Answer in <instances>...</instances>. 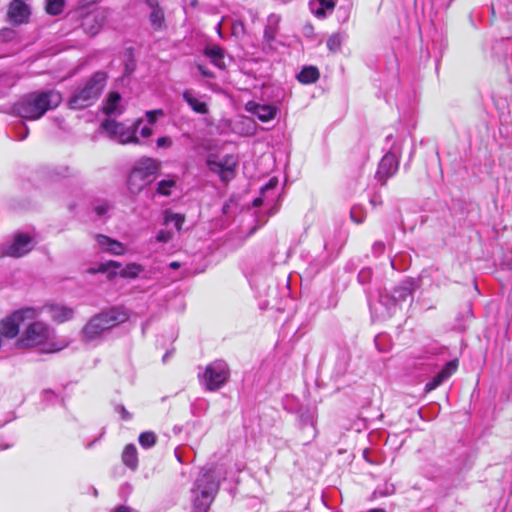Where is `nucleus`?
<instances>
[{
	"instance_id": "7c9ffc66",
	"label": "nucleus",
	"mask_w": 512,
	"mask_h": 512,
	"mask_svg": "<svg viewBox=\"0 0 512 512\" xmlns=\"http://www.w3.org/2000/svg\"><path fill=\"white\" fill-rule=\"evenodd\" d=\"M319 7L314 11L317 17H325L326 10L332 11L335 7L334 0H316Z\"/></svg>"
},
{
	"instance_id": "20e7f679",
	"label": "nucleus",
	"mask_w": 512,
	"mask_h": 512,
	"mask_svg": "<svg viewBox=\"0 0 512 512\" xmlns=\"http://www.w3.org/2000/svg\"><path fill=\"white\" fill-rule=\"evenodd\" d=\"M219 480L211 468L201 469L192 488V512H208L219 490Z\"/></svg>"
},
{
	"instance_id": "f3484780",
	"label": "nucleus",
	"mask_w": 512,
	"mask_h": 512,
	"mask_svg": "<svg viewBox=\"0 0 512 512\" xmlns=\"http://www.w3.org/2000/svg\"><path fill=\"white\" fill-rule=\"evenodd\" d=\"M414 291V283L412 281H403L398 287H396L393 291L391 299L392 307L390 308L389 313L393 314L396 310L397 303L406 301L408 297H412Z\"/></svg>"
},
{
	"instance_id": "052dcab7",
	"label": "nucleus",
	"mask_w": 512,
	"mask_h": 512,
	"mask_svg": "<svg viewBox=\"0 0 512 512\" xmlns=\"http://www.w3.org/2000/svg\"><path fill=\"white\" fill-rule=\"evenodd\" d=\"M129 69H130V71H133V68H131V66H129V65L127 64V65H126V70H127V71H129Z\"/></svg>"
},
{
	"instance_id": "423d86ee",
	"label": "nucleus",
	"mask_w": 512,
	"mask_h": 512,
	"mask_svg": "<svg viewBox=\"0 0 512 512\" xmlns=\"http://www.w3.org/2000/svg\"><path fill=\"white\" fill-rule=\"evenodd\" d=\"M230 376L229 367L223 360H215L206 366L201 382L206 390H219L228 381Z\"/></svg>"
},
{
	"instance_id": "ddd939ff",
	"label": "nucleus",
	"mask_w": 512,
	"mask_h": 512,
	"mask_svg": "<svg viewBox=\"0 0 512 512\" xmlns=\"http://www.w3.org/2000/svg\"><path fill=\"white\" fill-rule=\"evenodd\" d=\"M281 17L277 14H270L267 17L266 25L263 34V49L264 51H274L276 49V37L279 32Z\"/></svg>"
},
{
	"instance_id": "a19ab883",
	"label": "nucleus",
	"mask_w": 512,
	"mask_h": 512,
	"mask_svg": "<svg viewBox=\"0 0 512 512\" xmlns=\"http://www.w3.org/2000/svg\"><path fill=\"white\" fill-rule=\"evenodd\" d=\"M164 112L161 109L151 110L146 112L147 121L149 124H154L159 116H163Z\"/></svg>"
},
{
	"instance_id": "e433bc0d",
	"label": "nucleus",
	"mask_w": 512,
	"mask_h": 512,
	"mask_svg": "<svg viewBox=\"0 0 512 512\" xmlns=\"http://www.w3.org/2000/svg\"><path fill=\"white\" fill-rule=\"evenodd\" d=\"M111 208V205L107 201L97 202L94 206L95 213L102 217L104 216Z\"/></svg>"
},
{
	"instance_id": "0e129e2a",
	"label": "nucleus",
	"mask_w": 512,
	"mask_h": 512,
	"mask_svg": "<svg viewBox=\"0 0 512 512\" xmlns=\"http://www.w3.org/2000/svg\"><path fill=\"white\" fill-rule=\"evenodd\" d=\"M452 1H453V0H450V1H449V3H448V5H450V3H451Z\"/></svg>"
},
{
	"instance_id": "7ed1b4c3",
	"label": "nucleus",
	"mask_w": 512,
	"mask_h": 512,
	"mask_svg": "<svg viewBox=\"0 0 512 512\" xmlns=\"http://www.w3.org/2000/svg\"><path fill=\"white\" fill-rule=\"evenodd\" d=\"M108 75L106 72L97 71L91 77L78 84L72 91L67 102L68 107L73 110H82L92 106L101 96Z\"/></svg>"
},
{
	"instance_id": "b1692460",
	"label": "nucleus",
	"mask_w": 512,
	"mask_h": 512,
	"mask_svg": "<svg viewBox=\"0 0 512 512\" xmlns=\"http://www.w3.org/2000/svg\"><path fill=\"white\" fill-rule=\"evenodd\" d=\"M123 463L131 470H136L138 467V454L134 444H128L125 446L122 453Z\"/></svg>"
},
{
	"instance_id": "37998d69",
	"label": "nucleus",
	"mask_w": 512,
	"mask_h": 512,
	"mask_svg": "<svg viewBox=\"0 0 512 512\" xmlns=\"http://www.w3.org/2000/svg\"><path fill=\"white\" fill-rule=\"evenodd\" d=\"M172 145V140L170 137L163 136L157 139V146L159 148H169Z\"/></svg>"
},
{
	"instance_id": "c03bdc74",
	"label": "nucleus",
	"mask_w": 512,
	"mask_h": 512,
	"mask_svg": "<svg viewBox=\"0 0 512 512\" xmlns=\"http://www.w3.org/2000/svg\"><path fill=\"white\" fill-rule=\"evenodd\" d=\"M385 250V244L382 241H376L372 246V251L374 255L379 256Z\"/></svg>"
},
{
	"instance_id": "58836bf2",
	"label": "nucleus",
	"mask_w": 512,
	"mask_h": 512,
	"mask_svg": "<svg viewBox=\"0 0 512 512\" xmlns=\"http://www.w3.org/2000/svg\"><path fill=\"white\" fill-rule=\"evenodd\" d=\"M358 281L361 284H367L372 278V271L369 268L362 269L358 274Z\"/></svg>"
},
{
	"instance_id": "680f3d73",
	"label": "nucleus",
	"mask_w": 512,
	"mask_h": 512,
	"mask_svg": "<svg viewBox=\"0 0 512 512\" xmlns=\"http://www.w3.org/2000/svg\"><path fill=\"white\" fill-rule=\"evenodd\" d=\"M129 69H130V71H133V68H131V66H129V65L127 64V65H126V70H127V71H129Z\"/></svg>"
},
{
	"instance_id": "f704fd0d",
	"label": "nucleus",
	"mask_w": 512,
	"mask_h": 512,
	"mask_svg": "<svg viewBox=\"0 0 512 512\" xmlns=\"http://www.w3.org/2000/svg\"><path fill=\"white\" fill-rule=\"evenodd\" d=\"M166 223H173L174 226L180 230L182 224L184 223V217L180 214H170L165 218Z\"/></svg>"
},
{
	"instance_id": "4468645a",
	"label": "nucleus",
	"mask_w": 512,
	"mask_h": 512,
	"mask_svg": "<svg viewBox=\"0 0 512 512\" xmlns=\"http://www.w3.org/2000/svg\"><path fill=\"white\" fill-rule=\"evenodd\" d=\"M398 166L399 161L394 153L388 152L382 157L376 173V177L382 185H385L387 179L397 172Z\"/></svg>"
},
{
	"instance_id": "f03ea898",
	"label": "nucleus",
	"mask_w": 512,
	"mask_h": 512,
	"mask_svg": "<svg viewBox=\"0 0 512 512\" xmlns=\"http://www.w3.org/2000/svg\"><path fill=\"white\" fill-rule=\"evenodd\" d=\"M61 94L57 91L31 93L18 101L14 110L17 115L27 120L41 118L47 110L56 108L61 102Z\"/></svg>"
},
{
	"instance_id": "6e6d98bb",
	"label": "nucleus",
	"mask_w": 512,
	"mask_h": 512,
	"mask_svg": "<svg viewBox=\"0 0 512 512\" xmlns=\"http://www.w3.org/2000/svg\"><path fill=\"white\" fill-rule=\"evenodd\" d=\"M170 267H171V268H174V269H175V268H178V267H179V263H177V262H172V263L170 264Z\"/></svg>"
},
{
	"instance_id": "49530a36",
	"label": "nucleus",
	"mask_w": 512,
	"mask_h": 512,
	"mask_svg": "<svg viewBox=\"0 0 512 512\" xmlns=\"http://www.w3.org/2000/svg\"><path fill=\"white\" fill-rule=\"evenodd\" d=\"M197 69L200 72V74L205 78H214L213 72L208 70L204 65L198 64Z\"/></svg>"
},
{
	"instance_id": "13d9d810",
	"label": "nucleus",
	"mask_w": 512,
	"mask_h": 512,
	"mask_svg": "<svg viewBox=\"0 0 512 512\" xmlns=\"http://www.w3.org/2000/svg\"><path fill=\"white\" fill-rule=\"evenodd\" d=\"M170 356V352H166L165 355L163 356V362H166L167 358H169Z\"/></svg>"
},
{
	"instance_id": "603ef678",
	"label": "nucleus",
	"mask_w": 512,
	"mask_h": 512,
	"mask_svg": "<svg viewBox=\"0 0 512 512\" xmlns=\"http://www.w3.org/2000/svg\"><path fill=\"white\" fill-rule=\"evenodd\" d=\"M266 197H267V195H266V196H263V195L261 194V196H260V197H258V198H256V199H254V201H253V206H255V207H259V206H261V205L264 203V200H265V198H266Z\"/></svg>"
},
{
	"instance_id": "f257e3e1",
	"label": "nucleus",
	"mask_w": 512,
	"mask_h": 512,
	"mask_svg": "<svg viewBox=\"0 0 512 512\" xmlns=\"http://www.w3.org/2000/svg\"><path fill=\"white\" fill-rule=\"evenodd\" d=\"M127 313L119 307H112L92 316L82 327L79 339L84 344L98 345L121 323L127 321Z\"/></svg>"
},
{
	"instance_id": "4c0bfd02",
	"label": "nucleus",
	"mask_w": 512,
	"mask_h": 512,
	"mask_svg": "<svg viewBox=\"0 0 512 512\" xmlns=\"http://www.w3.org/2000/svg\"><path fill=\"white\" fill-rule=\"evenodd\" d=\"M278 185V180L277 178H271L267 184H265L262 188H261V194L263 196H266L269 192H272L276 189Z\"/></svg>"
},
{
	"instance_id": "aec40b11",
	"label": "nucleus",
	"mask_w": 512,
	"mask_h": 512,
	"mask_svg": "<svg viewBox=\"0 0 512 512\" xmlns=\"http://www.w3.org/2000/svg\"><path fill=\"white\" fill-rule=\"evenodd\" d=\"M45 308L49 311L51 319L58 323L71 320L74 317V309L61 304H47Z\"/></svg>"
},
{
	"instance_id": "3c124183",
	"label": "nucleus",
	"mask_w": 512,
	"mask_h": 512,
	"mask_svg": "<svg viewBox=\"0 0 512 512\" xmlns=\"http://www.w3.org/2000/svg\"><path fill=\"white\" fill-rule=\"evenodd\" d=\"M113 512H133V509L130 508L129 506H125V505H120V506H117Z\"/></svg>"
},
{
	"instance_id": "9d476101",
	"label": "nucleus",
	"mask_w": 512,
	"mask_h": 512,
	"mask_svg": "<svg viewBox=\"0 0 512 512\" xmlns=\"http://www.w3.org/2000/svg\"><path fill=\"white\" fill-rule=\"evenodd\" d=\"M34 247L33 238L26 233L17 232L10 243L1 249V256L20 258L29 253Z\"/></svg>"
},
{
	"instance_id": "473e14b6",
	"label": "nucleus",
	"mask_w": 512,
	"mask_h": 512,
	"mask_svg": "<svg viewBox=\"0 0 512 512\" xmlns=\"http://www.w3.org/2000/svg\"><path fill=\"white\" fill-rule=\"evenodd\" d=\"M350 356L346 351H340L338 355V373L343 374L348 368Z\"/></svg>"
},
{
	"instance_id": "ea45409f",
	"label": "nucleus",
	"mask_w": 512,
	"mask_h": 512,
	"mask_svg": "<svg viewBox=\"0 0 512 512\" xmlns=\"http://www.w3.org/2000/svg\"><path fill=\"white\" fill-rule=\"evenodd\" d=\"M15 132L18 140H24L28 136V127L21 122L15 127Z\"/></svg>"
},
{
	"instance_id": "cd10ccee",
	"label": "nucleus",
	"mask_w": 512,
	"mask_h": 512,
	"mask_svg": "<svg viewBox=\"0 0 512 512\" xmlns=\"http://www.w3.org/2000/svg\"><path fill=\"white\" fill-rule=\"evenodd\" d=\"M143 270L144 268L140 264L130 263L122 269L120 275L123 278H136Z\"/></svg>"
},
{
	"instance_id": "f8f14e48",
	"label": "nucleus",
	"mask_w": 512,
	"mask_h": 512,
	"mask_svg": "<svg viewBox=\"0 0 512 512\" xmlns=\"http://www.w3.org/2000/svg\"><path fill=\"white\" fill-rule=\"evenodd\" d=\"M30 7L23 0H13L7 10V20L14 26L25 24L29 21Z\"/></svg>"
},
{
	"instance_id": "09e8293b",
	"label": "nucleus",
	"mask_w": 512,
	"mask_h": 512,
	"mask_svg": "<svg viewBox=\"0 0 512 512\" xmlns=\"http://www.w3.org/2000/svg\"><path fill=\"white\" fill-rule=\"evenodd\" d=\"M43 395H44L45 400H47V401H52L53 398L57 397V395L54 393V391H52L50 389L44 390Z\"/></svg>"
},
{
	"instance_id": "a18cd8bd",
	"label": "nucleus",
	"mask_w": 512,
	"mask_h": 512,
	"mask_svg": "<svg viewBox=\"0 0 512 512\" xmlns=\"http://www.w3.org/2000/svg\"><path fill=\"white\" fill-rule=\"evenodd\" d=\"M116 411L121 414V418L123 420H130L132 418V415L126 410V408L123 405H118L116 407Z\"/></svg>"
},
{
	"instance_id": "2eb2a0df",
	"label": "nucleus",
	"mask_w": 512,
	"mask_h": 512,
	"mask_svg": "<svg viewBox=\"0 0 512 512\" xmlns=\"http://www.w3.org/2000/svg\"><path fill=\"white\" fill-rule=\"evenodd\" d=\"M104 23V12L94 11L85 15V17L82 20V27L87 34L94 36L101 30Z\"/></svg>"
},
{
	"instance_id": "1a4fd4ad",
	"label": "nucleus",
	"mask_w": 512,
	"mask_h": 512,
	"mask_svg": "<svg viewBox=\"0 0 512 512\" xmlns=\"http://www.w3.org/2000/svg\"><path fill=\"white\" fill-rule=\"evenodd\" d=\"M142 120H137L133 126L125 127L123 124L117 123L114 120L107 119L102 123V128L113 136H117L121 144L139 143L136 136Z\"/></svg>"
},
{
	"instance_id": "5701e85b",
	"label": "nucleus",
	"mask_w": 512,
	"mask_h": 512,
	"mask_svg": "<svg viewBox=\"0 0 512 512\" xmlns=\"http://www.w3.org/2000/svg\"><path fill=\"white\" fill-rule=\"evenodd\" d=\"M183 99L186 101V103L189 105V107L196 113L205 115L208 113V106L207 104L202 101L200 98L196 97L195 93L188 89L185 90L182 94Z\"/></svg>"
},
{
	"instance_id": "6e6552de",
	"label": "nucleus",
	"mask_w": 512,
	"mask_h": 512,
	"mask_svg": "<svg viewBox=\"0 0 512 512\" xmlns=\"http://www.w3.org/2000/svg\"><path fill=\"white\" fill-rule=\"evenodd\" d=\"M41 310L33 307H26L13 312L0 322V332L7 338H15L19 333V327L26 319H35Z\"/></svg>"
},
{
	"instance_id": "bb28decb",
	"label": "nucleus",
	"mask_w": 512,
	"mask_h": 512,
	"mask_svg": "<svg viewBox=\"0 0 512 512\" xmlns=\"http://www.w3.org/2000/svg\"><path fill=\"white\" fill-rule=\"evenodd\" d=\"M65 6L64 0H46L45 10L49 15H59Z\"/></svg>"
},
{
	"instance_id": "a878e982",
	"label": "nucleus",
	"mask_w": 512,
	"mask_h": 512,
	"mask_svg": "<svg viewBox=\"0 0 512 512\" xmlns=\"http://www.w3.org/2000/svg\"><path fill=\"white\" fill-rule=\"evenodd\" d=\"M120 100H121V96L118 92H111L108 95L106 104L104 106L105 114H107L109 116L114 114L117 110V105L120 102Z\"/></svg>"
},
{
	"instance_id": "c756f323",
	"label": "nucleus",
	"mask_w": 512,
	"mask_h": 512,
	"mask_svg": "<svg viewBox=\"0 0 512 512\" xmlns=\"http://www.w3.org/2000/svg\"><path fill=\"white\" fill-rule=\"evenodd\" d=\"M121 264L116 262V261H108L106 263H101L98 265V267H90L89 269H87V273L89 274H96V273H105L107 272L110 268H120Z\"/></svg>"
},
{
	"instance_id": "c9c22d12",
	"label": "nucleus",
	"mask_w": 512,
	"mask_h": 512,
	"mask_svg": "<svg viewBox=\"0 0 512 512\" xmlns=\"http://www.w3.org/2000/svg\"><path fill=\"white\" fill-rule=\"evenodd\" d=\"M16 37V31L12 28H3L0 30V41H12Z\"/></svg>"
},
{
	"instance_id": "79ce46f5",
	"label": "nucleus",
	"mask_w": 512,
	"mask_h": 512,
	"mask_svg": "<svg viewBox=\"0 0 512 512\" xmlns=\"http://www.w3.org/2000/svg\"><path fill=\"white\" fill-rule=\"evenodd\" d=\"M172 239V232L167 230H160L156 235L157 242L167 243Z\"/></svg>"
},
{
	"instance_id": "6ab92c4d",
	"label": "nucleus",
	"mask_w": 512,
	"mask_h": 512,
	"mask_svg": "<svg viewBox=\"0 0 512 512\" xmlns=\"http://www.w3.org/2000/svg\"><path fill=\"white\" fill-rule=\"evenodd\" d=\"M98 246L105 252L113 255H123L125 253V246L123 243L112 239L103 234L95 236Z\"/></svg>"
},
{
	"instance_id": "a211bd4d",
	"label": "nucleus",
	"mask_w": 512,
	"mask_h": 512,
	"mask_svg": "<svg viewBox=\"0 0 512 512\" xmlns=\"http://www.w3.org/2000/svg\"><path fill=\"white\" fill-rule=\"evenodd\" d=\"M247 110L255 115L261 122H268L276 116L277 108L273 105L249 102Z\"/></svg>"
},
{
	"instance_id": "e2e57ef3",
	"label": "nucleus",
	"mask_w": 512,
	"mask_h": 512,
	"mask_svg": "<svg viewBox=\"0 0 512 512\" xmlns=\"http://www.w3.org/2000/svg\"><path fill=\"white\" fill-rule=\"evenodd\" d=\"M220 27H221V24L219 23L218 24V31L220 32Z\"/></svg>"
},
{
	"instance_id": "72a5a7b5",
	"label": "nucleus",
	"mask_w": 512,
	"mask_h": 512,
	"mask_svg": "<svg viewBox=\"0 0 512 512\" xmlns=\"http://www.w3.org/2000/svg\"><path fill=\"white\" fill-rule=\"evenodd\" d=\"M342 39L339 34L331 35L327 40V47L332 52H337L341 47Z\"/></svg>"
},
{
	"instance_id": "de8ad7c7",
	"label": "nucleus",
	"mask_w": 512,
	"mask_h": 512,
	"mask_svg": "<svg viewBox=\"0 0 512 512\" xmlns=\"http://www.w3.org/2000/svg\"><path fill=\"white\" fill-rule=\"evenodd\" d=\"M395 491V488H394V485L393 484H386V487H385V490L384 491H377L381 496H386V495H389V494H392L394 493Z\"/></svg>"
},
{
	"instance_id": "2f4dec72",
	"label": "nucleus",
	"mask_w": 512,
	"mask_h": 512,
	"mask_svg": "<svg viewBox=\"0 0 512 512\" xmlns=\"http://www.w3.org/2000/svg\"><path fill=\"white\" fill-rule=\"evenodd\" d=\"M156 435L153 432H143L139 436V443L144 448H150L156 443Z\"/></svg>"
},
{
	"instance_id": "412c9836",
	"label": "nucleus",
	"mask_w": 512,
	"mask_h": 512,
	"mask_svg": "<svg viewBox=\"0 0 512 512\" xmlns=\"http://www.w3.org/2000/svg\"><path fill=\"white\" fill-rule=\"evenodd\" d=\"M147 5L151 9L149 14V20L154 30H161L164 27L165 17L164 11L159 6L157 0H147Z\"/></svg>"
},
{
	"instance_id": "9b49d317",
	"label": "nucleus",
	"mask_w": 512,
	"mask_h": 512,
	"mask_svg": "<svg viewBox=\"0 0 512 512\" xmlns=\"http://www.w3.org/2000/svg\"><path fill=\"white\" fill-rule=\"evenodd\" d=\"M206 163L209 170L217 174L223 183H228L235 177L237 161L233 155H226L220 161L214 160L210 155Z\"/></svg>"
},
{
	"instance_id": "8fccbe9b",
	"label": "nucleus",
	"mask_w": 512,
	"mask_h": 512,
	"mask_svg": "<svg viewBox=\"0 0 512 512\" xmlns=\"http://www.w3.org/2000/svg\"><path fill=\"white\" fill-rule=\"evenodd\" d=\"M152 132H153L152 129L150 127H148V126H144L140 130V134L144 138H147V137L151 136Z\"/></svg>"
},
{
	"instance_id": "393cba45",
	"label": "nucleus",
	"mask_w": 512,
	"mask_h": 512,
	"mask_svg": "<svg viewBox=\"0 0 512 512\" xmlns=\"http://www.w3.org/2000/svg\"><path fill=\"white\" fill-rule=\"evenodd\" d=\"M319 70L315 66L304 67L297 75L299 82L303 84H311L319 79Z\"/></svg>"
},
{
	"instance_id": "c85d7f7f",
	"label": "nucleus",
	"mask_w": 512,
	"mask_h": 512,
	"mask_svg": "<svg viewBox=\"0 0 512 512\" xmlns=\"http://www.w3.org/2000/svg\"><path fill=\"white\" fill-rule=\"evenodd\" d=\"M176 186L175 179L161 180L157 184L156 192L162 196H170L171 189Z\"/></svg>"
},
{
	"instance_id": "4d7b16f0",
	"label": "nucleus",
	"mask_w": 512,
	"mask_h": 512,
	"mask_svg": "<svg viewBox=\"0 0 512 512\" xmlns=\"http://www.w3.org/2000/svg\"><path fill=\"white\" fill-rule=\"evenodd\" d=\"M278 211V207H273L270 209V214H275Z\"/></svg>"
},
{
	"instance_id": "5fc2aeb1",
	"label": "nucleus",
	"mask_w": 512,
	"mask_h": 512,
	"mask_svg": "<svg viewBox=\"0 0 512 512\" xmlns=\"http://www.w3.org/2000/svg\"><path fill=\"white\" fill-rule=\"evenodd\" d=\"M506 15L508 18L512 17V5L507 7Z\"/></svg>"
},
{
	"instance_id": "4be33fe9",
	"label": "nucleus",
	"mask_w": 512,
	"mask_h": 512,
	"mask_svg": "<svg viewBox=\"0 0 512 512\" xmlns=\"http://www.w3.org/2000/svg\"><path fill=\"white\" fill-rule=\"evenodd\" d=\"M204 55L219 69H225V51L219 45H207L203 51Z\"/></svg>"
},
{
	"instance_id": "dca6fc26",
	"label": "nucleus",
	"mask_w": 512,
	"mask_h": 512,
	"mask_svg": "<svg viewBox=\"0 0 512 512\" xmlns=\"http://www.w3.org/2000/svg\"><path fill=\"white\" fill-rule=\"evenodd\" d=\"M458 367L457 360H451L438 372L428 383L425 385V391L430 392L440 386L446 379H448Z\"/></svg>"
},
{
	"instance_id": "864d4df0",
	"label": "nucleus",
	"mask_w": 512,
	"mask_h": 512,
	"mask_svg": "<svg viewBox=\"0 0 512 512\" xmlns=\"http://www.w3.org/2000/svg\"><path fill=\"white\" fill-rule=\"evenodd\" d=\"M351 218H352V220H353L354 222H356V223H358V224H359V223H362V221H363V219H362V218H356V216H355V210H354V209H352V211H351Z\"/></svg>"
},
{
	"instance_id": "39448f33",
	"label": "nucleus",
	"mask_w": 512,
	"mask_h": 512,
	"mask_svg": "<svg viewBox=\"0 0 512 512\" xmlns=\"http://www.w3.org/2000/svg\"><path fill=\"white\" fill-rule=\"evenodd\" d=\"M161 162L150 157H141L131 169L127 187L130 193L139 194L148 184L152 183L158 175Z\"/></svg>"
},
{
	"instance_id": "0eeeda50",
	"label": "nucleus",
	"mask_w": 512,
	"mask_h": 512,
	"mask_svg": "<svg viewBox=\"0 0 512 512\" xmlns=\"http://www.w3.org/2000/svg\"><path fill=\"white\" fill-rule=\"evenodd\" d=\"M52 330L41 321H35L28 325L23 335L16 341L19 349L32 348L45 343L51 337Z\"/></svg>"
},
{
	"instance_id": "bf43d9fd",
	"label": "nucleus",
	"mask_w": 512,
	"mask_h": 512,
	"mask_svg": "<svg viewBox=\"0 0 512 512\" xmlns=\"http://www.w3.org/2000/svg\"><path fill=\"white\" fill-rule=\"evenodd\" d=\"M491 13H492V16H494V15H495V7H494V5H493V4L491 5Z\"/></svg>"
}]
</instances>
